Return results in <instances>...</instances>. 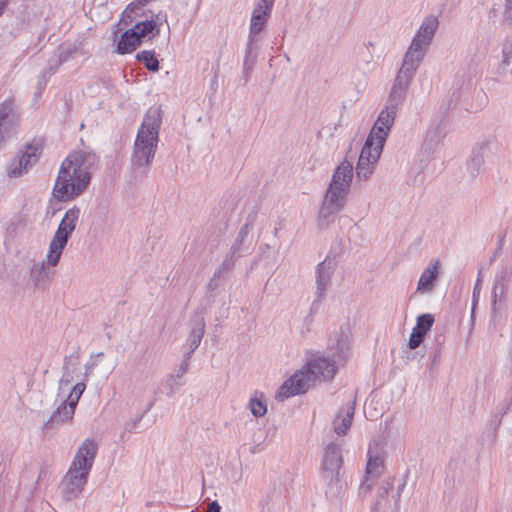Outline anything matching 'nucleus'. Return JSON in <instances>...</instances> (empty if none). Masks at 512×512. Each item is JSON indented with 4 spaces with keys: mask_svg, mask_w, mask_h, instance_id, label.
I'll return each instance as SVG.
<instances>
[{
    "mask_svg": "<svg viewBox=\"0 0 512 512\" xmlns=\"http://www.w3.org/2000/svg\"><path fill=\"white\" fill-rule=\"evenodd\" d=\"M94 153L75 151L61 163L53 194L60 201H69L80 196L91 181V171L96 167Z\"/></svg>",
    "mask_w": 512,
    "mask_h": 512,
    "instance_id": "obj_1",
    "label": "nucleus"
},
{
    "mask_svg": "<svg viewBox=\"0 0 512 512\" xmlns=\"http://www.w3.org/2000/svg\"><path fill=\"white\" fill-rule=\"evenodd\" d=\"M97 451L98 445L93 439H85L79 446L72 464L61 482V497L65 502L73 501L81 495Z\"/></svg>",
    "mask_w": 512,
    "mask_h": 512,
    "instance_id": "obj_2",
    "label": "nucleus"
},
{
    "mask_svg": "<svg viewBox=\"0 0 512 512\" xmlns=\"http://www.w3.org/2000/svg\"><path fill=\"white\" fill-rule=\"evenodd\" d=\"M161 124L160 108L148 109L134 141L131 163L135 168L151 166L157 151Z\"/></svg>",
    "mask_w": 512,
    "mask_h": 512,
    "instance_id": "obj_3",
    "label": "nucleus"
},
{
    "mask_svg": "<svg viewBox=\"0 0 512 512\" xmlns=\"http://www.w3.org/2000/svg\"><path fill=\"white\" fill-rule=\"evenodd\" d=\"M350 352V340L341 329L328 346V355H318L306 364L308 372L315 376V380L330 381L334 378L337 369L343 365Z\"/></svg>",
    "mask_w": 512,
    "mask_h": 512,
    "instance_id": "obj_4",
    "label": "nucleus"
},
{
    "mask_svg": "<svg viewBox=\"0 0 512 512\" xmlns=\"http://www.w3.org/2000/svg\"><path fill=\"white\" fill-rule=\"evenodd\" d=\"M343 465L342 443L330 442L324 448L321 466V476L326 483L325 494L327 498L339 499L346 488V484L340 478V470Z\"/></svg>",
    "mask_w": 512,
    "mask_h": 512,
    "instance_id": "obj_5",
    "label": "nucleus"
},
{
    "mask_svg": "<svg viewBox=\"0 0 512 512\" xmlns=\"http://www.w3.org/2000/svg\"><path fill=\"white\" fill-rule=\"evenodd\" d=\"M315 381V376L308 372V368L305 365L279 387L277 399L284 400L294 395L303 394Z\"/></svg>",
    "mask_w": 512,
    "mask_h": 512,
    "instance_id": "obj_6",
    "label": "nucleus"
},
{
    "mask_svg": "<svg viewBox=\"0 0 512 512\" xmlns=\"http://www.w3.org/2000/svg\"><path fill=\"white\" fill-rule=\"evenodd\" d=\"M349 192L344 189H337L328 186L319 211V220L321 223L328 224L332 218L337 215L346 205Z\"/></svg>",
    "mask_w": 512,
    "mask_h": 512,
    "instance_id": "obj_7",
    "label": "nucleus"
},
{
    "mask_svg": "<svg viewBox=\"0 0 512 512\" xmlns=\"http://www.w3.org/2000/svg\"><path fill=\"white\" fill-rule=\"evenodd\" d=\"M396 114V110L386 106L378 115L365 142L376 146L380 145L383 148L394 124Z\"/></svg>",
    "mask_w": 512,
    "mask_h": 512,
    "instance_id": "obj_8",
    "label": "nucleus"
},
{
    "mask_svg": "<svg viewBox=\"0 0 512 512\" xmlns=\"http://www.w3.org/2000/svg\"><path fill=\"white\" fill-rule=\"evenodd\" d=\"M335 268L336 263L329 256L316 266V298L312 303L311 309H317L319 303L324 300L326 292L331 285Z\"/></svg>",
    "mask_w": 512,
    "mask_h": 512,
    "instance_id": "obj_9",
    "label": "nucleus"
},
{
    "mask_svg": "<svg viewBox=\"0 0 512 512\" xmlns=\"http://www.w3.org/2000/svg\"><path fill=\"white\" fill-rule=\"evenodd\" d=\"M383 148L380 145L364 143L356 166L358 180L366 181L372 175Z\"/></svg>",
    "mask_w": 512,
    "mask_h": 512,
    "instance_id": "obj_10",
    "label": "nucleus"
},
{
    "mask_svg": "<svg viewBox=\"0 0 512 512\" xmlns=\"http://www.w3.org/2000/svg\"><path fill=\"white\" fill-rule=\"evenodd\" d=\"M275 0H259L253 8L248 37L255 38L266 27Z\"/></svg>",
    "mask_w": 512,
    "mask_h": 512,
    "instance_id": "obj_11",
    "label": "nucleus"
},
{
    "mask_svg": "<svg viewBox=\"0 0 512 512\" xmlns=\"http://www.w3.org/2000/svg\"><path fill=\"white\" fill-rule=\"evenodd\" d=\"M384 470L383 459L379 454L373 455L371 449L368 451V460L364 480L359 486V493L366 496L375 483V480L382 474Z\"/></svg>",
    "mask_w": 512,
    "mask_h": 512,
    "instance_id": "obj_12",
    "label": "nucleus"
},
{
    "mask_svg": "<svg viewBox=\"0 0 512 512\" xmlns=\"http://www.w3.org/2000/svg\"><path fill=\"white\" fill-rule=\"evenodd\" d=\"M427 52L428 51L426 49L418 47L416 43H410V46L404 54L398 74L413 80L414 75Z\"/></svg>",
    "mask_w": 512,
    "mask_h": 512,
    "instance_id": "obj_13",
    "label": "nucleus"
},
{
    "mask_svg": "<svg viewBox=\"0 0 512 512\" xmlns=\"http://www.w3.org/2000/svg\"><path fill=\"white\" fill-rule=\"evenodd\" d=\"M75 409V406L63 401L44 423L43 434L45 436L52 435L61 425L70 423L75 414Z\"/></svg>",
    "mask_w": 512,
    "mask_h": 512,
    "instance_id": "obj_14",
    "label": "nucleus"
},
{
    "mask_svg": "<svg viewBox=\"0 0 512 512\" xmlns=\"http://www.w3.org/2000/svg\"><path fill=\"white\" fill-rule=\"evenodd\" d=\"M439 21L438 18L434 15H428L426 16L417 33L413 37L411 43H416L418 47H421L423 49H426L428 51L434 35L438 29Z\"/></svg>",
    "mask_w": 512,
    "mask_h": 512,
    "instance_id": "obj_15",
    "label": "nucleus"
},
{
    "mask_svg": "<svg viewBox=\"0 0 512 512\" xmlns=\"http://www.w3.org/2000/svg\"><path fill=\"white\" fill-rule=\"evenodd\" d=\"M147 3L148 0H136L125 8L119 21L115 24L116 29L113 33L114 40H116V37L120 31L132 24L134 25V23L137 21L136 18L144 15V13H141V11L147 5Z\"/></svg>",
    "mask_w": 512,
    "mask_h": 512,
    "instance_id": "obj_16",
    "label": "nucleus"
},
{
    "mask_svg": "<svg viewBox=\"0 0 512 512\" xmlns=\"http://www.w3.org/2000/svg\"><path fill=\"white\" fill-rule=\"evenodd\" d=\"M411 82L412 79L397 73L386 106L398 111L399 106L406 98V93Z\"/></svg>",
    "mask_w": 512,
    "mask_h": 512,
    "instance_id": "obj_17",
    "label": "nucleus"
},
{
    "mask_svg": "<svg viewBox=\"0 0 512 512\" xmlns=\"http://www.w3.org/2000/svg\"><path fill=\"white\" fill-rule=\"evenodd\" d=\"M434 316L432 314H422L417 317L416 325L412 329L408 346L410 349H416L424 341L427 332L434 324Z\"/></svg>",
    "mask_w": 512,
    "mask_h": 512,
    "instance_id": "obj_18",
    "label": "nucleus"
},
{
    "mask_svg": "<svg viewBox=\"0 0 512 512\" xmlns=\"http://www.w3.org/2000/svg\"><path fill=\"white\" fill-rule=\"evenodd\" d=\"M440 261L433 259L429 265L423 270L417 283V292L421 294L431 293L434 289L435 282L438 279Z\"/></svg>",
    "mask_w": 512,
    "mask_h": 512,
    "instance_id": "obj_19",
    "label": "nucleus"
},
{
    "mask_svg": "<svg viewBox=\"0 0 512 512\" xmlns=\"http://www.w3.org/2000/svg\"><path fill=\"white\" fill-rule=\"evenodd\" d=\"M355 412V400L348 402L345 406L340 408L337 415L333 420L334 432L339 435H345L349 430Z\"/></svg>",
    "mask_w": 512,
    "mask_h": 512,
    "instance_id": "obj_20",
    "label": "nucleus"
},
{
    "mask_svg": "<svg viewBox=\"0 0 512 512\" xmlns=\"http://www.w3.org/2000/svg\"><path fill=\"white\" fill-rule=\"evenodd\" d=\"M352 179L353 165L349 161L344 160L336 168L329 186L349 192Z\"/></svg>",
    "mask_w": 512,
    "mask_h": 512,
    "instance_id": "obj_21",
    "label": "nucleus"
},
{
    "mask_svg": "<svg viewBox=\"0 0 512 512\" xmlns=\"http://www.w3.org/2000/svg\"><path fill=\"white\" fill-rule=\"evenodd\" d=\"M31 149L32 143H26L25 151H20L10 162L7 168V174L9 177L16 178L27 172V165L29 164L32 157V153L29 152Z\"/></svg>",
    "mask_w": 512,
    "mask_h": 512,
    "instance_id": "obj_22",
    "label": "nucleus"
},
{
    "mask_svg": "<svg viewBox=\"0 0 512 512\" xmlns=\"http://www.w3.org/2000/svg\"><path fill=\"white\" fill-rule=\"evenodd\" d=\"M70 236L66 235V233H62L56 230L50 244L49 251L47 254V262L50 266H56L61 258L62 252L66 247Z\"/></svg>",
    "mask_w": 512,
    "mask_h": 512,
    "instance_id": "obj_23",
    "label": "nucleus"
},
{
    "mask_svg": "<svg viewBox=\"0 0 512 512\" xmlns=\"http://www.w3.org/2000/svg\"><path fill=\"white\" fill-rule=\"evenodd\" d=\"M512 276V263L503 264L500 270L497 272L494 285L492 289V294L494 298V303H496L497 299L500 301L505 296L507 290V283Z\"/></svg>",
    "mask_w": 512,
    "mask_h": 512,
    "instance_id": "obj_24",
    "label": "nucleus"
},
{
    "mask_svg": "<svg viewBox=\"0 0 512 512\" xmlns=\"http://www.w3.org/2000/svg\"><path fill=\"white\" fill-rule=\"evenodd\" d=\"M143 41L137 36L136 32L128 28L119 37L115 52L121 55L129 54L135 51Z\"/></svg>",
    "mask_w": 512,
    "mask_h": 512,
    "instance_id": "obj_25",
    "label": "nucleus"
},
{
    "mask_svg": "<svg viewBox=\"0 0 512 512\" xmlns=\"http://www.w3.org/2000/svg\"><path fill=\"white\" fill-rule=\"evenodd\" d=\"M205 333V321L203 317H199L194 321L191 331L187 337L185 347L187 351L185 353H189V356L192 357V354L199 347L203 336Z\"/></svg>",
    "mask_w": 512,
    "mask_h": 512,
    "instance_id": "obj_26",
    "label": "nucleus"
},
{
    "mask_svg": "<svg viewBox=\"0 0 512 512\" xmlns=\"http://www.w3.org/2000/svg\"><path fill=\"white\" fill-rule=\"evenodd\" d=\"M79 216L80 209L77 206H73L72 208L68 209L60 221L57 230L62 233H66V235L71 237L77 226Z\"/></svg>",
    "mask_w": 512,
    "mask_h": 512,
    "instance_id": "obj_27",
    "label": "nucleus"
},
{
    "mask_svg": "<svg viewBox=\"0 0 512 512\" xmlns=\"http://www.w3.org/2000/svg\"><path fill=\"white\" fill-rule=\"evenodd\" d=\"M190 359H191V356H189V353H184L183 354V359L182 361L180 362L177 370H176V373L175 374H170L167 378V386L169 388V394L170 395H173L174 393V386H182V383L181 382H177L176 379H180L182 378L189 370V367H190Z\"/></svg>",
    "mask_w": 512,
    "mask_h": 512,
    "instance_id": "obj_28",
    "label": "nucleus"
},
{
    "mask_svg": "<svg viewBox=\"0 0 512 512\" xmlns=\"http://www.w3.org/2000/svg\"><path fill=\"white\" fill-rule=\"evenodd\" d=\"M131 29L136 32L137 36L142 41L149 34H153V37L159 35L157 22L154 19L137 20Z\"/></svg>",
    "mask_w": 512,
    "mask_h": 512,
    "instance_id": "obj_29",
    "label": "nucleus"
},
{
    "mask_svg": "<svg viewBox=\"0 0 512 512\" xmlns=\"http://www.w3.org/2000/svg\"><path fill=\"white\" fill-rule=\"evenodd\" d=\"M485 163V149L483 147L473 151L467 163V170L472 177H476L482 171Z\"/></svg>",
    "mask_w": 512,
    "mask_h": 512,
    "instance_id": "obj_30",
    "label": "nucleus"
},
{
    "mask_svg": "<svg viewBox=\"0 0 512 512\" xmlns=\"http://www.w3.org/2000/svg\"><path fill=\"white\" fill-rule=\"evenodd\" d=\"M258 55V48L256 46V38L248 37V41L245 48V56L243 60V69L253 70Z\"/></svg>",
    "mask_w": 512,
    "mask_h": 512,
    "instance_id": "obj_31",
    "label": "nucleus"
},
{
    "mask_svg": "<svg viewBox=\"0 0 512 512\" xmlns=\"http://www.w3.org/2000/svg\"><path fill=\"white\" fill-rule=\"evenodd\" d=\"M442 139L443 136L438 128L429 129L426 133L422 147L425 152L433 153L439 147Z\"/></svg>",
    "mask_w": 512,
    "mask_h": 512,
    "instance_id": "obj_32",
    "label": "nucleus"
},
{
    "mask_svg": "<svg viewBox=\"0 0 512 512\" xmlns=\"http://www.w3.org/2000/svg\"><path fill=\"white\" fill-rule=\"evenodd\" d=\"M136 60L142 62L147 70L156 72L159 70V61L156 58L155 52L151 50H144L136 54Z\"/></svg>",
    "mask_w": 512,
    "mask_h": 512,
    "instance_id": "obj_33",
    "label": "nucleus"
},
{
    "mask_svg": "<svg viewBox=\"0 0 512 512\" xmlns=\"http://www.w3.org/2000/svg\"><path fill=\"white\" fill-rule=\"evenodd\" d=\"M263 393H260V398L257 397V393L254 397L249 400L248 407L255 417H262L267 412V406L263 400Z\"/></svg>",
    "mask_w": 512,
    "mask_h": 512,
    "instance_id": "obj_34",
    "label": "nucleus"
},
{
    "mask_svg": "<svg viewBox=\"0 0 512 512\" xmlns=\"http://www.w3.org/2000/svg\"><path fill=\"white\" fill-rule=\"evenodd\" d=\"M85 389H86L85 382L77 383L76 385H74V387L72 388L70 394L68 395V397L65 401L68 402L69 404L77 407L78 401H79L80 397L82 396L83 392L85 391Z\"/></svg>",
    "mask_w": 512,
    "mask_h": 512,
    "instance_id": "obj_35",
    "label": "nucleus"
},
{
    "mask_svg": "<svg viewBox=\"0 0 512 512\" xmlns=\"http://www.w3.org/2000/svg\"><path fill=\"white\" fill-rule=\"evenodd\" d=\"M233 250H231V253L226 255L224 260L222 261L221 265L215 270V272H219V276L223 277V275L229 271H231L235 265V257H234Z\"/></svg>",
    "mask_w": 512,
    "mask_h": 512,
    "instance_id": "obj_36",
    "label": "nucleus"
},
{
    "mask_svg": "<svg viewBox=\"0 0 512 512\" xmlns=\"http://www.w3.org/2000/svg\"><path fill=\"white\" fill-rule=\"evenodd\" d=\"M393 488V482L390 479L383 480L377 491L376 505L381 506V500L384 499L388 492Z\"/></svg>",
    "mask_w": 512,
    "mask_h": 512,
    "instance_id": "obj_37",
    "label": "nucleus"
},
{
    "mask_svg": "<svg viewBox=\"0 0 512 512\" xmlns=\"http://www.w3.org/2000/svg\"><path fill=\"white\" fill-rule=\"evenodd\" d=\"M53 73H54V69L52 67H49L47 70L42 72V74L39 76L38 83H37V89H38L39 95L41 94L42 90L46 87L48 80Z\"/></svg>",
    "mask_w": 512,
    "mask_h": 512,
    "instance_id": "obj_38",
    "label": "nucleus"
},
{
    "mask_svg": "<svg viewBox=\"0 0 512 512\" xmlns=\"http://www.w3.org/2000/svg\"><path fill=\"white\" fill-rule=\"evenodd\" d=\"M512 61V40L506 41L502 47V63L509 65Z\"/></svg>",
    "mask_w": 512,
    "mask_h": 512,
    "instance_id": "obj_39",
    "label": "nucleus"
},
{
    "mask_svg": "<svg viewBox=\"0 0 512 512\" xmlns=\"http://www.w3.org/2000/svg\"><path fill=\"white\" fill-rule=\"evenodd\" d=\"M248 233H249V225L245 224L239 231L236 241L231 248V250H233V253H236L239 251V247L242 244L244 238L248 235Z\"/></svg>",
    "mask_w": 512,
    "mask_h": 512,
    "instance_id": "obj_40",
    "label": "nucleus"
},
{
    "mask_svg": "<svg viewBox=\"0 0 512 512\" xmlns=\"http://www.w3.org/2000/svg\"><path fill=\"white\" fill-rule=\"evenodd\" d=\"M221 278L222 277L219 276V272H214L213 276L210 278L207 284L208 293L212 294L219 288Z\"/></svg>",
    "mask_w": 512,
    "mask_h": 512,
    "instance_id": "obj_41",
    "label": "nucleus"
},
{
    "mask_svg": "<svg viewBox=\"0 0 512 512\" xmlns=\"http://www.w3.org/2000/svg\"><path fill=\"white\" fill-rule=\"evenodd\" d=\"M503 22L512 25V0L505 1V8L503 12Z\"/></svg>",
    "mask_w": 512,
    "mask_h": 512,
    "instance_id": "obj_42",
    "label": "nucleus"
},
{
    "mask_svg": "<svg viewBox=\"0 0 512 512\" xmlns=\"http://www.w3.org/2000/svg\"><path fill=\"white\" fill-rule=\"evenodd\" d=\"M43 149V140L42 139H39V140H35L34 139V152H33V155H34V162L37 161L38 157L40 156L41 154V151Z\"/></svg>",
    "mask_w": 512,
    "mask_h": 512,
    "instance_id": "obj_43",
    "label": "nucleus"
},
{
    "mask_svg": "<svg viewBox=\"0 0 512 512\" xmlns=\"http://www.w3.org/2000/svg\"><path fill=\"white\" fill-rule=\"evenodd\" d=\"M63 368L65 371L63 373L60 383L67 385L71 382V376L68 372V358L67 357H65V364H64Z\"/></svg>",
    "mask_w": 512,
    "mask_h": 512,
    "instance_id": "obj_44",
    "label": "nucleus"
},
{
    "mask_svg": "<svg viewBox=\"0 0 512 512\" xmlns=\"http://www.w3.org/2000/svg\"><path fill=\"white\" fill-rule=\"evenodd\" d=\"M206 512H221V506L217 501L208 504Z\"/></svg>",
    "mask_w": 512,
    "mask_h": 512,
    "instance_id": "obj_45",
    "label": "nucleus"
},
{
    "mask_svg": "<svg viewBox=\"0 0 512 512\" xmlns=\"http://www.w3.org/2000/svg\"><path fill=\"white\" fill-rule=\"evenodd\" d=\"M9 0H0V16L3 14V11L7 5Z\"/></svg>",
    "mask_w": 512,
    "mask_h": 512,
    "instance_id": "obj_46",
    "label": "nucleus"
},
{
    "mask_svg": "<svg viewBox=\"0 0 512 512\" xmlns=\"http://www.w3.org/2000/svg\"><path fill=\"white\" fill-rule=\"evenodd\" d=\"M480 282V279L477 280V283L474 287V290H473V298H476V294L479 293V290H478V283ZM475 302H476V299H474V302H473V306L475 305Z\"/></svg>",
    "mask_w": 512,
    "mask_h": 512,
    "instance_id": "obj_47",
    "label": "nucleus"
},
{
    "mask_svg": "<svg viewBox=\"0 0 512 512\" xmlns=\"http://www.w3.org/2000/svg\"><path fill=\"white\" fill-rule=\"evenodd\" d=\"M251 72H252V70L246 71L243 69V76H244L245 83L248 82Z\"/></svg>",
    "mask_w": 512,
    "mask_h": 512,
    "instance_id": "obj_48",
    "label": "nucleus"
},
{
    "mask_svg": "<svg viewBox=\"0 0 512 512\" xmlns=\"http://www.w3.org/2000/svg\"><path fill=\"white\" fill-rule=\"evenodd\" d=\"M261 451V448H260V445H255L252 449H251V453L252 454H255V453H258Z\"/></svg>",
    "mask_w": 512,
    "mask_h": 512,
    "instance_id": "obj_49",
    "label": "nucleus"
},
{
    "mask_svg": "<svg viewBox=\"0 0 512 512\" xmlns=\"http://www.w3.org/2000/svg\"><path fill=\"white\" fill-rule=\"evenodd\" d=\"M404 485L405 484L403 483L401 486H399V489H398V492H397V496L398 497L400 496L401 490L404 488Z\"/></svg>",
    "mask_w": 512,
    "mask_h": 512,
    "instance_id": "obj_50",
    "label": "nucleus"
}]
</instances>
